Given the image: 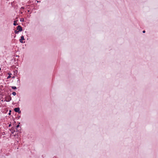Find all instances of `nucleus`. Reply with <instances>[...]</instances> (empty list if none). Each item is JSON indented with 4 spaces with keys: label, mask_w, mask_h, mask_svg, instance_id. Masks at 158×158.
Here are the masks:
<instances>
[{
    "label": "nucleus",
    "mask_w": 158,
    "mask_h": 158,
    "mask_svg": "<svg viewBox=\"0 0 158 158\" xmlns=\"http://www.w3.org/2000/svg\"><path fill=\"white\" fill-rule=\"evenodd\" d=\"M19 126V124H18V125L16 126V127H17V128H18Z\"/></svg>",
    "instance_id": "f8f14e48"
},
{
    "label": "nucleus",
    "mask_w": 158,
    "mask_h": 158,
    "mask_svg": "<svg viewBox=\"0 0 158 158\" xmlns=\"http://www.w3.org/2000/svg\"><path fill=\"white\" fill-rule=\"evenodd\" d=\"M17 30H18L19 31H22V28L19 25L17 27Z\"/></svg>",
    "instance_id": "f03ea898"
},
{
    "label": "nucleus",
    "mask_w": 158,
    "mask_h": 158,
    "mask_svg": "<svg viewBox=\"0 0 158 158\" xmlns=\"http://www.w3.org/2000/svg\"><path fill=\"white\" fill-rule=\"evenodd\" d=\"M21 8H23V9L24 8L23 7H21Z\"/></svg>",
    "instance_id": "f3484780"
},
{
    "label": "nucleus",
    "mask_w": 158,
    "mask_h": 158,
    "mask_svg": "<svg viewBox=\"0 0 158 158\" xmlns=\"http://www.w3.org/2000/svg\"><path fill=\"white\" fill-rule=\"evenodd\" d=\"M11 126V124H10L9 125V127H10Z\"/></svg>",
    "instance_id": "dca6fc26"
},
{
    "label": "nucleus",
    "mask_w": 158,
    "mask_h": 158,
    "mask_svg": "<svg viewBox=\"0 0 158 158\" xmlns=\"http://www.w3.org/2000/svg\"><path fill=\"white\" fill-rule=\"evenodd\" d=\"M143 33H145V31H143Z\"/></svg>",
    "instance_id": "4468645a"
},
{
    "label": "nucleus",
    "mask_w": 158,
    "mask_h": 158,
    "mask_svg": "<svg viewBox=\"0 0 158 158\" xmlns=\"http://www.w3.org/2000/svg\"><path fill=\"white\" fill-rule=\"evenodd\" d=\"M12 94L14 95V96H15L16 95V93L15 92H13L12 93Z\"/></svg>",
    "instance_id": "0eeeda50"
},
{
    "label": "nucleus",
    "mask_w": 158,
    "mask_h": 158,
    "mask_svg": "<svg viewBox=\"0 0 158 158\" xmlns=\"http://www.w3.org/2000/svg\"><path fill=\"white\" fill-rule=\"evenodd\" d=\"M10 130L11 131V133L12 134H14L15 131L13 129H10Z\"/></svg>",
    "instance_id": "20e7f679"
},
{
    "label": "nucleus",
    "mask_w": 158,
    "mask_h": 158,
    "mask_svg": "<svg viewBox=\"0 0 158 158\" xmlns=\"http://www.w3.org/2000/svg\"><path fill=\"white\" fill-rule=\"evenodd\" d=\"M13 24L15 26H16V25H17V24L16 23V21H14V23Z\"/></svg>",
    "instance_id": "1a4fd4ad"
},
{
    "label": "nucleus",
    "mask_w": 158,
    "mask_h": 158,
    "mask_svg": "<svg viewBox=\"0 0 158 158\" xmlns=\"http://www.w3.org/2000/svg\"><path fill=\"white\" fill-rule=\"evenodd\" d=\"M11 112V111L10 110V111H9V114H8L9 115H10V114H10Z\"/></svg>",
    "instance_id": "9b49d317"
},
{
    "label": "nucleus",
    "mask_w": 158,
    "mask_h": 158,
    "mask_svg": "<svg viewBox=\"0 0 158 158\" xmlns=\"http://www.w3.org/2000/svg\"><path fill=\"white\" fill-rule=\"evenodd\" d=\"M14 110L15 112H18L19 114L21 113V111L20 110V108L19 107L15 108Z\"/></svg>",
    "instance_id": "f257e3e1"
},
{
    "label": "nucleus",
    "mask_w": 158,
    "mask_h": 158,
    "mask_svg": "<svg viewBox=\"0 0 158 158\" xmlns=\"http://www.w3.org/2000/svg\"><path fill=\"white\" fill-rule=\"evenodd\" d=\"M11 100V98L10 97H9V98H8V100L7 101L9 102Z\"/></svg>",
    "instance_id": "9d476101"
},
{
    "label": "nucleus",
    "mask_w": 158,
    "mask_h": 158,
    "mask_svg": "<svg viewBox=\"0 0 158 158\" xmlns=\"http://www.w3.org/2000/svg\"><path fill=\"white\" fill-rule=\"evenodd\" d=\"M24 40V36H22L21 37V39L19 40L20 42L21 43H24V42H23V40Z\"/></svg>",
    "instance_id": "7ed1b4c3"
},
{
    "label": "nucleus",
    "mask_w": 158,
    "mask_h": 158,
    "mask_svg": "<svg viewBox=\"0 0 158 158\" xmlns=\"http://www.w3.org/2000/svg\"><path fill=\"white\" fill-rule=\"evenodd\" d=\"M10 77L11 76L10 75H9V76H8L7 78H10Z\"/></svg>",
    "instance_id": "ddd939ff"
},
{
    "label": "nucleus",
    "mask_w": 158,
    "mask_h": 158,
    "mask_svg": "<svg viewBox=\"0 0 158 158\" xmlns=\"http://www.w3.org/2000/svg\"><path fill=\"white\" fill-rule=\"evenodd\" d=\"M20 21L21 22H24V19L23 18H22L20 20Z\"/></svg>",
    "instance_id": "6e6552de"
},
{
    "label": "nucleus",
    "mask_w": 158,
    "mask_h": 158,
    "mask_svg": "<svg viewBox=\"0 0 158 158\" xmlns=\"http://www.w3.org/2000/svg\"><path fill=\"white\" fill-rule=\"evenodd\" d=\"M19 32V31H17V30H15L14 31L15 33V34H18V33Z\"/></svg>",
    "instance_id": "39448f33"
},
{
    "label": "nucleus",
    "mask_w": 158,
    "mask_h": 158,
    "mask_svg": "<svg viewBox=\"0 0 158 158\" xmlns=\"http://www.w3.org/2000/svg\"><path fill=\"white\" fill-rule=\"evenodd\" d=\"M11 88L13 89H16V87L15 86H12L11 87Z\"/></svg>",
    "instance_id": "423d86ee"
},
{
    "label": "nucleus",
    "mask_w": 158,
    "mask_h": 158,
    "mask_svg": "<svg viewBox=\"0 0 158 158\" xmlns=\"http://www.w3.org/2000/svg\"><path fill=\"white\" fill-rule=\"evenodd\" d=\"M18 81H19V82H20V80H18Z\"/></svg>",
    "instance_id": "2eb2a0df"
}]
</instances>
